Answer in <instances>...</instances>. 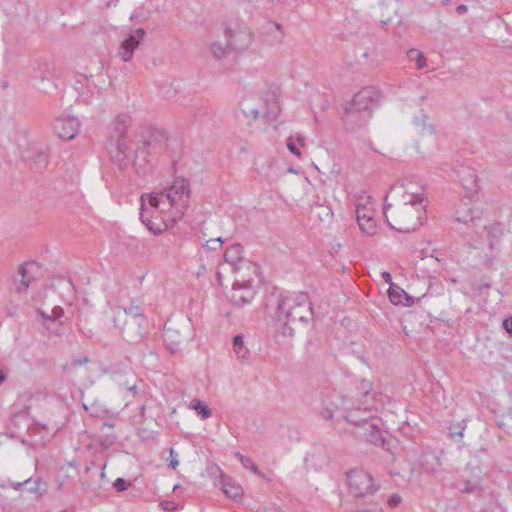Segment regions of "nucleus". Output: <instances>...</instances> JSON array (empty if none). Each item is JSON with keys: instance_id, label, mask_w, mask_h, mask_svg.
Returning <instances> with one entry per match:
<instances>
[{"instance_id": "1", "label": "nucleus", "mask_w": 512, "mask_h": 512, "mask_svg": "<svg viewBox=\"0 0 512 512\" xmlns=\"http://www.w3.org/2000/svg\"><path fill=\"white\" fill-rule=\"evenodd\" d=\"M191 198L190 183L186 178L176 177L164 190L151 193L148 203L163 214L164 222L175 224L186 213Z\"/></svg>"}, {"instance_id": "2", "label": "nucleus", "mask_w": 512, "mask_h": 512, "mask_svg": "<svg viewBox=\"0 0 512 512\" xmlns=\"http://www.w3.org/2000/svg\"><path fill=\"white\" fill-rule=\"evenodd\" d=\"M266 310L273 313L278 321H299L309 323L313 320V308L309 296L298 292L289 296L272 292L266 299Z\"/></svg>"}, {"instance_id": "3", "label": "nucleus", "mask_w": 512, "mask_h": 512, "mask_svg": "<svg viewBox=\"0 0 512 512\" xmlns=\"http://www.w3.org/2000/svg\"><path fill=\"white\" fill-rule=\"evenodd\" d=\"M380 92L373 86L362 88L345 108L343 121L345 129L354 131L364 126L371 118L372 111L378 107Z\"/></svg>"}, {"instance_id": "4", "label": "nucleus", "mask_w": 512, "mask_h": 512, "mask_svg": "<svg viewBox=\"0 0 512 512\" xmlns=\"http://www.w3.org/2000/svg\"><path fill=\"white\" fill-rule=\"evenodd\" d=\"M167 140V134L162 130L151 127L143 129L135 148L134 165L145 168L154 158L166 151Z\"/></svg>"}, {"instance_id": "5", "label": "nucleus", "mask_w": 512, "mask_h": 512, "mask_svg": "<svg viewBox=\"0 0 512 512\" xmlns=\"http://www.w3.org/2000/svg\"><path fill=\"white\" fill-rule=\"evenodd\" d=\"M252 34H218L209 43V50L217 60L229 57L234 52H240L251 44Z\"/></svg>"}, {"instance_id": "6", "label": "nucleus", "mask_w": 512, "mask_h": 512, "mask_svg": "<svg viewBox=\"0 0 512 512\" xmlns=\"http://www.w3.org/2000/svg\"><path fill=\"white\" fill-rule=\"evenodd\" d=\"M349 493L357 499H364L374 495L379 485L373 476L363 469H352L346 474Z\"/></svg>"}, {"instance_id": "7", "label": "nucleus", "mask_w": 512, "mask_h": 512, "mask_svg": "<svg viewBox=\"0 0 512 512\" xmlns=\"http://www.w3.org/2000/svg\"><path fill=\"white\" fill-rule=\"evenodd\" d=\"M349 420L362 430V432H359V435L364 437L369 443L375 446H381L384 450L391 452L393 440L384 437L383 431L378 424L379 419L375 418L370 421L368 418L355 419L352 415L349 417Z\"/></svg>"}, {"instance_id": "8", "label": "nucleus", "mask_w": 512, "mask_h": 512, "mask_svg": "<svg viewBox=\"0 0 512 512\" xmlns=\"http://www.w3.org/2000/svg\"><path fill=\"white\" fill-rule=\"evenodd\" d=\"M125 319L123 334L130 341H138L143 337V323L145 321L142 309L138 301L133 300L129 307L124 308Z\"/></svg>"}, {"instance_id": "9", "label": "nucleus", "mask_w": 512, "mask_h": 512, "mask_svg": "<svg viewBox=\"0 0 512 512\" xmlns=\"http://www.w3.org/2000/svg\"><path fill=\"white\" fill-rule=\"evenodd\" d=\"M404 192L406 195H403V206L399 210V215L405 216V219L395 218L394 223L388 219L387 221L391 228L399 232L408 233L416 229L413 222V206L416 203V194L409 192L408 188H405Z\"/></svg>"}, {"instance_id": "10", "label": "nucleus", "mask_w": 512, "mask_h": 512, "mask_svg": "<svg viewBox=\"0 0 512 512\" xmlns=\"http://www.w3.org/2000/svg\"><path fill=\"white\" fill-rule=\"evenodd\" d=\"M215 470L219 474V478L215 481V485L220 487L227 498L235 501L241 500L243 497V488L241 485L232 477L225 475L220 467L216 466Z\"/></svg>"}, {"instance_id": "11", "label": "nucleus", "mask_w": 512, "mask_h": 512, "mask_svg": "<svg viewBox=\"0 0 512 512\" xmlns=\"http://www.w3.org/2000/svg\"><path fill=\"white\" fill-rule=\"evenodd\" d=\"M361 389L363 390V396L365 398V401L363 403L364 407L363 408H361L360 406L353 407V406L349 405L350 408L346 410L349 412L343 416V418L349 423H352L349 420V417H351L352 415L355 419L368 418L369 421L375 419V417L372 415L371 406L369 405V399L372 398V396H370V393H369L370 383L368 381H362Z\"/></svg>"}, {"instance_id": "12", "label": "nucleus", "mask_w": 512, "mask_h": 512, "mask_svg": "<svg viewBox=\"0 0 512 512\" xmlns=\"http://www.w3.org/2000/svg\"><path fill=\"white\" fill-rule=\"evenodd\" d=\"M55 133L63 140L73 139L80 128V123L75 117H60L53 124Z\"/></svg>"}, {"instance_id": "13", "label": "nucleus", "mask_w": 512, "mask_h": 512, "mask_svg": "<svg viewBox=\"0 0 512 512\" xmlns=\"http://www.w3.org/2000/svg\"><path fill=\"white\" fill-rule=\"evenodd\" d=\"M456 176L467 196H472L478 190V179L476 172L469 166H460L456 170Z\"/></svg>"}, {"instance_id": "14", "label": "nucleus", "mask_w": 512, "mask_h": 512, "mask_svg": "<svg viewBox=\"0 0 512 512\" xmlns=\"http://www.w3.org/2000/svg\"><path fill=\"white\" fill-rule=\"evenodd\" d=\"M144 34H127L119 45L118 55L124 61L132 59L135 49L139 46Z\"/></svg>"}, {"instance_id": "15", "label": "nucleus", "mask_w": 512, "mask_h": 512, "mask_svg": "<svg viewBox=\"0 0 512 512\" xmlns=\"http://www.w3.org/2000/svg\"><path fill=\"white\" fill-rule=\"evenodd\" d=\"M253 297L254 291L248 283L243 282L242 284H240L239 282H235L233 284L231 301L235 305L243 306L245 304H248L252 301Z\"/></svg>"}, {"instance_id": "16", "label": "nucleus", "mask_w": 512, "mask_h": 512, "mask_svg": "<svg viewBox=\"0 0 512 512\" xmlns=\"http://www.w3.org/2000/svg\"><path fill=\"white\" fill-rule=\"evenodd\" d=\"M388 297L392 304L410 307L414 303V297L406 293L401 287L391 284L388 289Z\"/></svg>"}, {"instance_id": "17", "label": "nucleus", "mask_w": 512, "mask_h": 512, "mask_svg": "<svg viewBox=\"0 0 512 512\" xmlns=\"http://www.w3.org/2000/svg\"><path fill=\"white\" fill-rule=\"evenodd\" d=\"M38 269L35 262H26L19 268L20 285L17 286L18 292L26 291L32 280L34 279L33 273Z\"/></svg>"}, {"instance_id": "18", "label": "nucleus", "mask_w": 512, "mask_h": 512, "mask_svg": "<svg viewBox=\"0 0 512 512\" xmlns=\"http://www.w3.org/2000/svg\"><path fill=\"white\" fill-rule=\"evenodd\" d=\"M225 262L230 264L234 270H238L244 264L243 247L240 244H232L224 253Z\"/></svg>"}, {"instance_id": "19", "label": "nucleus", "mask_w": 512, "mask_h": 512, "mask_svg": "<svg viewBox=\"0 0 512 512\" xmlns=\"http://www.w3.org/2000/svg\"><path fill=\"white\" fill-rule=\"evenodd\" d=\"M19 491L21 494L29 493L33 501H38L48 491V485L41 478H37L34 481L31 480L28 486H22Z\"/></svg>"}, {"instance_id": "20", "label": "nucleus", "mask_w": 512, "mask_h": 512, "mask_svg": "<svg viewBox=\"0 0 512 512\" xmlns=\"http://www.w3.org/2000/svg\"><path fill=\"white\" fill-rule=\"evenodd\" d=\"M418 463L425 471H435L440 466L438 452L430 448L424 449Z\"/></svg>"}, {"instance_id": "21", "label": "nucleus", "mask_w": 512, "mask_h": 512, "mask_svg": "<svg viewBox=\"0 0 512 512\" xmlns=\"http://www.w3.org/2000/svg\"><path fill=\"white\" fill-rule=\"evenodd\" d=\"M483 231L487 234L489 249L493 250L497 246L499 239L503 234L502 225L500 223L493 222L489 225H485L483 227Z\"/></svg>"}, {"instance_id": "22", "label": "nucleus", "mask_w": 512, "mask_h": 512, "mask_svg": "<svg viewBox=\"0 0 512 512\" xmlns=\"http://www.w3.org/2000/svg\"><path fill=\"white\" fill-rule=\"evenodd\" d=\"M349 408H350V406H349L348 400L346 398H343L341 401V404H338L335 401H331L329 403V405L323 407L320 410L319 415L323 420L328 421V420L333 419L336 411L347 410Z\"/></svg>"}, {"instance_id": "23", "label": "nucleus", "mask_w": 512, "mask_h": 512, "mask_svg": "<svg viewBox=\"0 0 512 512\" xmlns=\"http://www.w3.org/2000/svg\"><path fill=\"white\" fill-rule=\"evenodd\" d=\"M164 339L168 349L173 353L180 349V345L185 340L184 337H181L179 333L171 327H165Z\"/></svg>"}, {"instance_id": "24", "label": "nucleus", "mask_w": 512, "mask_h": 512, "mask_svg": "<svg viewBox=\"0 0 512 512\" xmlns=\"http://www.w3.org/2000/svg\"><path fill=\"white\" fill-rule=\"evenodd\" d=\"M129 156V146L126 140V135H117L116 140V153L113 156L114 160L119 164L124 163Z\"/></svg>"}, {"instance_id": "25", "label": "nucleus", "mask_w": 512, "mask_h": 512, "mask_svg": "<svg viewBox=\"0 0 512 512\" xmlns=\"http://www.w3.org/2000/svg\"><path fill=\"white\" fill-rule=\"evenodd\" d=\"M130 125V116L127 114H119L113 123V130L117 133V135H126Z\"/></svg>"}, {"instance_id": "26", "label": "nucleus", "mask_w": 512, "mask_h": 512, "mask_svg": "<svg viewBox=\"0 0 512 512\" xmlns=\"http://www.w3.org/2000/svg\"><path fill=\"white\" fill-rule=\"evenodd\" d=\"M233 350L240 360H247L250 356L249 349L245 346L242 335H236L233 339Z\"/></svg>"}, {"instance_id": "27", "label": "nucleus", "mask_w": 512, "mask_h": 512, "mask_svg": "<svg viewBox=\"0 0 512 512\" xmlns=\"http://www.w3.org/2000/svg\"><path fill=\"white\" fill-rule=\"evenodd\" d=\"M188 407L194 410L202 420L208 419L212 415L211 409L199 399L191 400Z\"/></svg>"}, {"instance_id": "28", "label": "nucleus", "mask_w": 512, "mask_h": 512, "mask_svg": "<svg viewBox=\"0 0 512 512\" xmlns=\"http://www.w3.org/2000/svg\"><path fill=\"white\" fill-rule=\"evenodd\" d=\"M358 226L363 234L373 236L376 233L377 227L374 217H366L357 220Z\"/></svg>"}, {"instance_id": "29", "label": "nucleus", "mask_w": 512, "mask_h": 512, "mask_svg": "<svg viewBox=\"0 0 512 512\" xmlns=\"http://www.w3.org/2000/svg\"><path fill=\"white\" fill-rule=\"evenodd\" d=\"M418 126H420V133L423 136H433L435 134V126L429 120L427 115H423L420 122L418 121Z\"/></svg>"}, {"instance_id": "30", "label": "nucleus", "mask_w": 512, "mask_h": 512, "mask_svg": "<svg viewBox=\"0 0 512 512\" xmlns=\"http://www.w3.org/2000/svg\"><path fill=\"white\" fill-rule=\"evenodd\" d=\"M235 456L239 459V461L241 462V464L246 468V469H249L251 470L253 473L257 474V475H261L257 465L253 462V460L248 457V456H244L240 453H236Z\"/></svg>"}, {"instance_id": "31", "label": "nucleus", "mask_w": 512, "mask_h": 512, "mask_svg": "<svg viewBox=\"0 0 512 512\" xmlns=\"http://www.w3.org/2000/svg\"><path fill=\"white\" fill-rule=\"evenodd\" d=\"M31 483V478H28L21 482H12L11 480H3L0 481V488L7 489V488H13L14 490L18 491L22 488V486H28Z\"/></svg>"}, {"instance_id": "32", "label": "nucleus", "mask_w": 512, "mask_h": 512, "mask_svg": "<svg viewBox=\"0 0 512 512\" xmlns=\"http://www.w3.org/2000/svg\"><path fill=\"white\" fill-rule=\"evenodd\" d=\"M356 220L366 218V217H374V211L371 207H368L364 204H357L356 206Z\"/></svg>"}, {"instance_id": "33", "label": "nucleus", "mask_w": 512, "mask_h": 512, "mask_svg": "<svg viewBox=\"0 0 512 512\" xmlns=\"http://www.w3.org/2000/svg\"><path fill=\"white\" fill-rule=\"evenodd\" d=\"M458 489L462 493H474V492L478 491L480 489V487L477 483H473L469 480H465L463 482L462 486H460V485L458 486Z\"/></svg>"}, {"instance_id": "34", "label": "nucleus", "mask_w": 512, "mask_h": 512, "mask_svg": "<svg viewBox=\"0 0 512 512\" xmlns=\"http://www.w3.org/2000/svg\"><path fill=\"white\" fill-rule=\"evenodd\" d=\"M132 381L126 380L124 382L119 381L120 385H123L129 392L132 393V395H135L137 392V379L136 377L131 374Z\"/></svg>"}, {"instance_id": "35", "label": "nucleus", "mask_w": 512, "mask_h": 512, "mask_svg": "<svg viewBox=\"0 0 512 512\" xmlns=\"http://www.w3.org/2000/svg\"><path fill=\"white\" fill-rule=\"evenodd\" d=\"M169 461L168 466L175 470L179 466L178 453L173 449H169V457L167 458Z\"/></svg>"}, {"instance_id": "36", "label": "nucleus", "mask_w": 512, "mask_h": 512, "mask_svg": "<svg viewBox=\"0 0 512 512\" xmlns=\"http://www.w3.org/2000/svg\"><path fill=\"white\" fill-rule=\"evenodd\" d=\"M131 485L130 482L126 481L125 479L123 478H117L114 483H113V487L115 488L116 491L118 492H123V491H126L129 486Z\"/></svg>"}, {"instance_id": "37", "label": "nucleus", "mask_w": 512, "mask_h": 512, "mask_svg": "<svg viewBox=\"0 0 512 512\" xmlns=\"http://www.w3.org/2000/svg\"><path fill=\"white\" fill-rule=\"evenodd\" d=\"M413 318L412 312H407L402 318V330L407 336H411L413 334V330H408L407 322H409Z\"/></svg>"}, {"instance_id": "38", "label": "nucleus", "mask_w": 512, "mask_h": 512, "mask_svg": "<svg viewBox=\"0 0 512 512\" xmlns=\"http://www.w3.org/2000/svg\"><path fill=\"white\" fill-rule=\"evenodd\" d=\"M84 408L87 412L90 413L93 417H100L102 413L105 411L98 407L96 404H91L90 406L84 405Z\"/></svg>"}, {"instance_id": "39", "label": "nucleus", "mask_w": 512, "mask_h": 512, "mask_svg": "<svg viewBox=\"0 0 512 512\" xmlns=\"http://www.w3.org/2000/svg\"><path fill=\"white\" fill-rule=\"evenodd\" d=\"M500 426L505 429L509 434H512V413L504 416Z\"/></svg>"}, {"instance_id": "40", "label": "nucleus", "mask_w": 512, "mask_h": 512, "mask_svg": "<svg viewBox=\"0 0 512 512\" xmlns=\"http://www.w3.org/2000/svg\"><path fill=\"white\" fill-rule=\"evenodd\" d=\"M287 148L288 150L296 155V156H301V152L299 150V148L297 147L295 141H294V137L293 136H290L288 139H287Z\"/></svg>"}, {"instance_id": "41", "label": "nucleus", "mask_w": 512, "mask_h": 512, "mask_svg": "<svg viewBox=\"0 0 512 512\" xmlns=\"http://www.w3.org/2000/svg\"><path fill=\"white\" fill-rule=\"evenodd\" d=\"M63 314L64 310L61 307H54L51 316H46L44 313L42 314V316L50 320H57L60 319L63 316Z\"/></svg>"}, {"instance_id": "42", "label": "nucleus", "mask_w": 512, "mask_h": 512, "mask_svg": "<svg viewBox=\"0 0 512 512\" xmlns=\"http://www.w3.org/2000/svg\"><path fill=\"white\" fill-rule=\"evenodd\" d=\"M402 501V498L399 494L394 493L387 499V504L389 507L394 508L397 507Z\"/></svg>"}, {"instance_id": "43", "label": "nucleus", "mask_w": 512, "mask_h": 512, "mask_svg": "<svg viewBox=\"0 0 512 512\" xmlns=\"http://www.w3.org/2000/svg\"><path fill=\"white\" fill-rule=\"evenodd\" d=\"M160 507L167 512H174L177 510V504L173 501L168 500L162 501L160 503Z\"/></svg>"}, {"instance_id": "44", "label": "nucleus", "mask_w": 512, "mask_h": 512, "mask_svg": "<svg viewBox=\"0 0 512 512\" xmlns=\"http://www.w3.org/2000/svg\"><path fill=\"white\" fill-rule=\"evenodd\" d=\"M223 243V240L221 237L210 239L206 242V247L209 250H216L218 247H220Z\"/></svg>"}, {"instance_id": "45", "label": "nucleus", "mask_w": 512, "mask_h": 512, "mask_svg": "<svg viewBox=\"0 0 512 512\" xmlns=\"http://www.w3.org/2000/svg\"><path fill=\"white\" fill-rule=\"evenodd\" d=\"M456 220L460 223L468 224L470 222H474V217L470 216L469 214L460 215L458 212H456Z\"/></svg>"}, {"instance_id": "46", "label": "nucleus", "mask_w": 512, "mask_h": 512, "mask_svg": "<svg viewBox=\"0 0 512 512\" xmlns=\"http://www.w3.org/2000/svg\"><path fill=\"white\" fill-rule=\"evenodd\" d=\"M283 327H282V335L285 337H292L294 334V331L291 326L288 325L289 321H283Z\"/></svg>"}, {"instance_id": "47", "label": "nucleus", "mask_w": 512, "mask_h": 512, "mask_svg": "<svg viewBox=\"0 0 512 512\" xmlns=\"http://www.w3.org/2000/svg\"><path fill=\"white\" fill-rule=\"evenodd\" d=\"M141 217H143V215H142ZM142 222H143V223H145V225L147 226V228H148L151 232H153L154 234H159V233H161V232H162V229H161L160 227L155 228V227L153 226V223H152V221H151V220H149V219H148L147 221H145V220H144V218H142Z\"/></svg>"}, {"instance_id": "48", "label": "nucleus", "mask_w": 512, "mask_h": 512, "mask_svg": "<svg viewBox=\"0 0 512 512\" xmlns=\"http://www.w3.org/2000/svg\"><path fill=\"white\" fill-rule=\"evenodd\" d=\"M426 59L424 55L420 52H418V70L426 67Z\"/></svg>"}, {"instance_id": "49", "label": "nucleus", "mask_w": 512, "mask_h": 512, "mask_svg": "<svg viewBox=\"0 0 512 512\" xmlns=\"http://www.w3.org/2000/svg\"><path fill=\"white\" fill-rule=\"evenodd\" d=\"M381 276H382L383 280L386 283H388L390 286H391V284H393L392 283V277H391V274L389 272L384 271V272H382Z\"/></svg>"}, {"instance_id": "50", "label": "nucleus", "mask_w": 512, "mask_h": 512, "mask_svg": "<svg viewBox=\"0 0 512 512\" xmlns=\"http://www.w3.org/2000/svg\"><path fill=\"white\" fill-rule=\"evenodd\" d=\"M467 11H468V7L463 4L457 6V8H456V12L458 15H464L465 13H467Z\"/></svg>"}, {"instance_id": "51", "label": "nucleus", "mask_w": 512, "mask_h": 512, "mask_svg": "<svg viewBox=\"0 0 512 512\" xmlns=\"http://www.w3.org/2000/svg\"><path fill=\"white\" fill-rule=\"evenodd\" d=\"M503 49H512V41L509 39L502 40V45L500 46Z\"/></svg>"}, {"instance_id": "52", "label": "nucleus", "mask_w": 512, "mask_h": 512, "mask_svg": "<svg viewBox=\"0 0 512 512\" xmlns=\"http://www.w3.org/2000/svg\"><path fill=\"white\" fill-rule=\"evenodd\" d=\"M294 140H296V142H297L299 145H301V146H303V145H304V140H305V139H304V136H302V135H300V134H299V135H297L296 137H294Z\"/></svg>"}, {"instance_id": "53", "label": "nucleus", "mask_w": 512, "mask_h": 512, "mask_svg": "<svg viewBox=\"0 0 512 512\" xmlns=\"http://www.w3.org/2000/svg\"><path fill=\"white\" fill-rule=\"evenodd\" d=\"M89 361V359L87 357H84L82 359H79V360H75L74 361V364L75 365H82L84 363H87Z\"/></svg>"}, {"instance_id": "54", "label": "nucleus", "mask_w": 512, "mask_h": 512, "mask_svg": "<svg viewBox=\"0 0 512 512\" xmlns=\"http://www.w3.org/2000/svg\"><path fill=\"white\" fill-rule=\"evenodd\" d=\"M417 202H418V205H419V206H422V207H423V209L426 211V206H425V205H423L424 197H423L422 195H419V194H418Z\"/></svg>"}, {"instance_id": "55", "label": "nucleus", "mask_w": 512, "mask_h": 512, "mask_svg": "<svg viewBox=\"0 0 512 512\" xmlns=\"http://www.w3.org/2000/svg\"><path fill=\"white\" fill-rule=\"evenodd\" d=\"M105 428H109V429H112L114 428V424L113 423H109V422H104L101 426V430H104Z\"/></svg>"}, {"instance_id": "56", "label": "nucleus", "mask_w": 512, "mask_h": 512, "mask_svg": "<svg viewBox=\"0 0 512 512\" xmlns=\"http://www.w3.org/2000/svg\"><path fill=\"white\" fill-rule=\"evenodd\" d=\"M428 256L429 255H428V252L426 251V249H421V255H418V257H421L422 260H424Z\"/></svg>"}, {"instance_id": "57", "label": "nucleus", "mask_w": 512, "mask_h": 512, "mask_svg": "<svg viewBox=\"0 0 512 512\" xmlns=\"http://www.w3.org/2000/svg\"><path fill=\"white\" fill-rule=\"evenodd\" d=\"M6 379V375L3 370H0V384L3 383Z\"/></svg>"}, {"instance_id": "58", "label": "nucleus", "mask_w": 512, "mask_h": 512, "mask_svg": "<svg viewBox=\"0 0 512 512\" xmlns=\"http://www.w3.org/2000/svg\"><path fill=\"white\" fill-rule=\"evenodd\" d=\"M427 216L423 219L422 216L418 215L417 221L418 225H423V223L426 221Z\"/></svg>"}, {"instance_id": "59", "label": "nucleus", "mask_w": 512, "mask_h": 512, "mask_svg": "<svg viewBox=\"0 0 512 512\" xmlns=\"http://www.w3.org/2000/svg\"><path fill=\"white\" fill-rule=\"evenodd\" d=\"M436 252V249H432V253L430 254V258L434 259L435 261H439L438 256L434 255Z\"/></svg>"}, {"instance_id": "60", "label": "nucleus", "mask_w": 512, "mask_h": 512, "mask_svg": "<svg viewBox=\"0 0 512 512\" xmlns=\"http://www.w3.org/2000/svg\"><path fill=\"white\" fill-rule=\"evenodd\" d=\"M9 37L5 38L4 41L6 43L12 41V38H14L16 36V34H8Z\"/></svg>"}, {"instance_id": "61", "label": "nucleus", "mask_w": 512, "mask_h": 512, "mask_svg": "<svg viewBox=\"0 0 512 512\" xmlns=\"http://www.w3.org/2000/svg\"><path fill=\"white\" fill-rule=\"evenodd\" d=\"M38 158L40 161L46 163V156L43 153L38 154Z\"/></svg>"}, {"instance_id": "62", "label": "nucleus", "mask_w": 512, "mask_h": 512, "mask_svg": "<svg viewBox=\"0 0 512 512\" xmlns=\"http://www.w3.org/2000/svg\"><path fill=\"white\" fill-rule=\"evenodd\" d=\"M116 440V436L112 435L111 437H107V441L109 444H112Z\"/></svg>"}, {"instance_id": "63", "label": "nucleus", "mask_w": 512, "mask_h": 512, "mask_svg": "<svg viewBox=\"0 0 512 512\" xmlns=\"http://www.w3.org/2000/svg\"><path fill=\"white\" fill-rule=\"evenodd\" d=\"M415 50L414 49H410L408 52H407V55L409 58H412V55L414 54Z\"/></svg>"}, {"instance_id": "64", "label": "nucleus", "mask_w": 512, "mask_h": 512, "mask_svg": "<svg viewBox=\"0 0 512 512\" xmlns=\"http://www.w3.org/2000/svg\"><path fill=\"white\" fill-rule=\"evenodd\" d=\"M363 512H383V511L381 509H378V510L367 509V510H363Z\"/></svg>"}]
</instances>
